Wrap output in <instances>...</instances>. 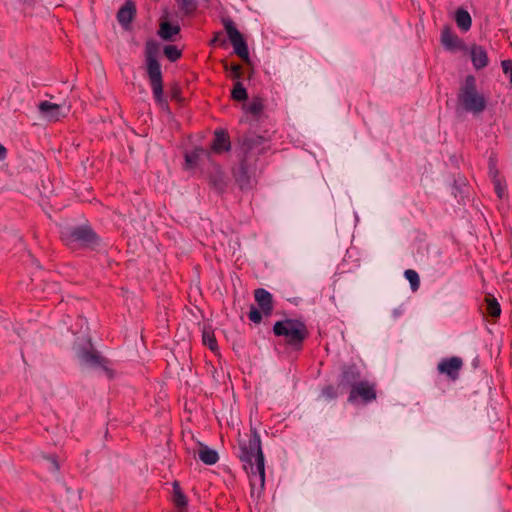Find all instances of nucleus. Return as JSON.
<instances>
[{
    "instance_id": "19",
    "label": "nucleus",
    "mask_w": 512,
    "mask_h": 512,
    "mask_svg": "<svg viewBox=\"0 0 512 512\" xmlns=\"http://www.w3.org/2000/svg\"><path fill=\"white\" fill-rule=\"evenodd\" d=\"M180 32L179 25H172L169 22H162L159 29V36L164 40H171Z\"/></svg>"
},
{
    "instance_id": "25",
    "label": "nucleus",
    "mask_w": 512,
    "mask_h": 512,
    "mask_svg": "<svg viewBox=\"0 0 512 512\" xmlns=\"http://www.w3.org/2000/svg\"><path fill=\"white\" fill-rule=\"evenodd\" d=\"M405 278L409 281L411 289L413 291H417L420 286L419 275L415 270L407 269L404 272Z\"/></svg>"
},
{
    "instance_id": "22",
    "label": "nucleus",
    "mask_w": 512,
    "mask_h": 512,
    "mask_svg": "<svg viewBox=\"0 0 512 512\" xmlns=\"http://www.w3.org/2000/svg\"><path fill=\"white\" fill-rule=\"evenodd\" d=\"M177 6L185 15L193 14L197 9V2L195 0H176Z\"/></svg>"
},
{
    "instance_id": "3",
    "label": "nucleus",
    "mask_w": 512,
    "mask_h": 512,
    "mask_svg": "<svg viewBox=\"0 0 512 512\" xmlns=\"http://www.w3.org/2000/svg\"><path fill=\"white\" fill-rule=\"evenodd\" d=\"M458 107L467 113L480 115L488 104L487 97L478 90L476 78L473 75L466 76L457 94Z\"/></svg>"
},
{
    "instance_id": "26",
    "label": "nucleus",
    "mask_w": 512,
    "mask_h": 512,
    "mask_svg": "<svg viewBox=\"0 0 512 512\" xmlns=\"http://www.w3.org/2000/svg\"><path fill=\"white\" fill-rule=\"evenodd\" d=\"M164 54L171 62L177 61L182 55L181 50H179L175 45L165 46Z\"/></svg>"
},
{
    "instance_id": "12",
    "label": "nucleus",
    "mask_w": 512,
    "mask_h": 512,
    "mask_svg": "<svg viewBox=\"0 0 512 512\" xmlns=\"http://www.w3.org/2000/svg\"><path fill=\"white\" fill-rule=\"evenodd\" d=\"M441 43L449 51H455L462 46L460 38L448 26L444 27L441 32Z\"/></svg>"
},
{
    "instance_id": "7",
    "label": "nucleus",
    "mask_w": 512,
    "mask_h": 512,
    "mask_svg": "<svg viewBox=\"0 0 512 512\" xmlns=\"http://www.w3.org/2000/svg\"><path fill=\"white\" fill-rule=\"evenodd\" d=\"M38 108L42 116L47 120L58 121L68 115L71 106L66 102L55 104L49 101H42L39 103Z\"/></svg>"
},
{
    "instance_id": "34",
    "label": "nucleus",
    "mask_w": 512,
    "mask_h": 512,
    "mask_svg": "<svg viewBox=\"0 0 512 512\" xmlns=\"http://www.w3.org/2000/svg\"><path fill=\"white\" fill-rule=\"evenodd\" d=\"M49 462H50V469L51 470H54V471H58L59 470V465L57 463V461L55 460V458H49Z\"/></svg>"
},
{
    "instance_id": "20",
    "label": "nucleus",
    "mask_w": 512,
    "mask_h": 512,
    "mask_svg": "<svg viewBox=\"0 0 512 512\" xmlns=\"http://www.w3.org/2000/svg\"><path fill=\"white\" fill-rule=\"evenodd\" d=\"M172 500L174 505L179 509H184L187 506V498L181 490L178 482L173 483Z\"/></svg>"
},
{
    "instance_id": "36",
    "label": "nucleus",
    "mask_w": 512,
    "mask_h": 512,
    "mask_svg": "<svg viewBox=\"0 0 512 512\" xmlns=\"http://www.w3.org/2000/svg\"><path fill=\"white\" fill-rule=\"evenodd\" d=\"M216 41H217V37H215V38L211 41V43L213 44V43H215Z\"/></svg>"
},
{
    "instance_id": "14",
    "label": "nucleus",
    "mask_w": 512,
    "mask_h": 512,
    "mask_svg": "<svg viewBox=\"0 0 512 512\" xmlns=\"http://www.w3.org/2000/svg\"><path fill=\"white\" fill-rule=\"evenodd\" d=\"M359 379V371L353 366L347 367L342 372L339 387H350L352 389L353 385H356L360 382Z\"/></svg>"
},
{
    "instance_id": "13",
    "label": "nucleus",
    "mask_w": 512,
    "mask_h": 512,
    "mask_svg": "<svg viewBox=\"0 0 512 512\" xmlns=\"http://www.w3.org/2000/svg\"><path fill=\"white\" fill-rule=\"evenodd\" d=\"M80 361L88 366L92 367H102L105 365V359L102 358L96 351L93 349L81 350L78 354Z\"/></svg>"
},
{
    "instance_id": "33",
    "label": "nucleus",
    "mask_w": 512,
    "mask_h": 512,
    "mask_svg": "<svg viewBox=\"0 0 512 512\" xmlns=\"http://www.w3.org/2000/svg\"><path fill=\"white\" fill-rule=\"evenodd\" d=\"M494 185L498 197L503 198L505 196V188L502 186L501 182L496 179V176L494 177Z\"/></svg>"
},
{
    "instance_id": "18",
    "label": "nucleus",
    "mask_w": 512,
    "mask_h": 512,
    "mask_svg": "<svg viewBox=\"0 0 512 512\" xmlns=\"http://www.w3.org/2000/svg\"><path fill=\"white\" fill-rule=\"evenodd\" d=\"M455 21L457 23V26L463 30L468 31L471 28L472 25V19L468 11L464 9H458L455 14Z\"/></svg>"
},
{
    "instance_id": "29",
    "label": "nucleus",
    "mask_w": 512,
    "mask_h": 512,
    "mask_svg": "<svg viewBox=\"0 0 512 512\" xmlns=\"http://www.w3.org/2000/svg\"><path fill=\"white\" fill-rule=\"evenodd\" d=\"M246 110L253 115H258L263 110V103L260 99H254L251 103L248 104Z\"/></svg>"
},
{
    "instance_id": "17",
    "label": "nucleus",
    "mask_w": 512,
    "mask_h": 512,
    "mask_svg": "<svg viewBox=\"0 0 512 512\" xmlns=\"http://www.w3.org/2000/svg\"><path fill=\"white\" fill-rule=\"evenodd\" d=\"M198 455L199 459L206 465H214L219 460L218 453L205 445L201 446Z\"/></svg>"
},
{
    "instance_id": "6",
    "label": "nucleus",
    "mask_w": 512,
    "mask_h": 512,
    "mask_svg": "<svg viewBox=\"0 0 512 512\" xmlns=\"http://www.w3.org/2000/svg\"><path fill=\"white\" fill-rule=\"evenodd\" d=\"M463 365L462 358L458 356L446 357L438 363L437 371L439 374L445 375L448 380L454 382L459 379Z\"/></svg>"
},
{
    "instance_id": "27",
    "label": "nucleus",
    "mask_w": 512,
    "mask_h": 512,
    "mask_svg": "<svg viewBox=\"0 0 512 512\" xmlns=\"http://www.w3.org/2000/svg\"><path fill=\"white\" fill-rule=\"evenodd\" d=\"M201 152V150H194L185 154L186 168H194L197 165Z\"/></svg>"
},
{
    "instance_id": "30",
    "label": "nucleus",
    "mask_w": 512,
    "mask_h": 512,
    "mask_svg": "<svg viewBox=\"0 0 512 512\" xmlns=\"http://www.w3.org/2000/svg\"><path fill=\"white\" fill-rule=\"evenodd\" d=\"M262 313V311L256 309L255 307H252L248 314L249 320L254 323H260L262 320Z\"/></svg>"
},
{
    "instance_id": "16",
    "label": "nucleus",
    "mask_w": 512,
    "mask_h": 512,
    "mask_svg": "<svg viewBox=\"0 0 512 512\" xmlns=\"http://www.w3.org/2000/svg\"><path fill=\"white\" fill-rule=\"evenodd\" d=\"M211 148L216 153H222L230 150V139L226 132L216 131Z\"/></svg>"
},
{
    "instance_id": "1",
    "label": "nucleus",
    "mask_w": 512,
    "mask_h": 512,
    "mask_svg": "<svg viewBox=\"0 0 512 512\" xmlns=\"http://www.w3.org/2000/svg\"><path fill=\"white\" fill-rule=\"evenodd\" d=\"M240 459L250 477L251 485L263 487L265 483L264 455L261 449L260 436L256 430L251 431L247 442L240 443Z\"/></svg>"
},
{
    "instance_id": "9",
    "label": "nucleus",
    "mask_w": 512,
    "mask_h": 512,
    "mask_svg": "<svg viewBox=\"0 0 512 512\" xmlns=\"http://www.w3.org/2000/svg\"><path fill=\"white\" fill-rule=\"evenodd\" d=\"M72 242H77L85 246H94L98 243V237L88 226L75 227L70 232Z\"/></svg>"
},
{
    "instance_id": "4",
    "label": "nucleus",
    "mask_w": 512,
    "mask_h": 512,
    "mask_svg": "<svg viewBox=\"0 0 512 512\" xmlns=\"http://www.w3.org/2000/svg\"><path fill=\"white\" fill-rule=\"evenodd\" d=\"M276 336L282 337L284 342L295 350H300L304 340L308 337L306 324L298 319H284L277 321L273 326Z\"/></svg>"
},
{
    "instance_id": "32",
    "label": "nucleus",
    "mask_w": 512,
    "mask_h": 512,
    "mask_svg": "<svg viewBox=\"0 0 512 512\" xmlns=\"http://www.w3.org/2000/svg\"><path fill=\"white\" fill-rule=\"evenodd\" d=\"M322 395L327 399H334L337 397V392L333 386L329 385L322 390Z\"/></svg>"
},
{
    "instance_id": "11",
    "label": "nucleus",
    "mask_w": 512,
    "mask_h": 512,
    "mask_svg": "<svg viewBox=\"0 0 512 512\" xmlns=\"http://www.w3.org/2000/svg\"><path fill=\"white\" fill-rule=\"evenodd\" d=\"M136 14V6L131 0H126L117 12V20L124 28H128Z\"/></svg>"
},
{
    "instance_id": "35",
    "label": "nucleus",
    "mask_w": 512,
    "mask_h": 512,
    "mask_svg": "<svg viewBox=\"0 0 512 512\" xmlns=\"http://www.w3.org/2000/svg\"><path fill=\"white\" fill-rule=\"evenodd\" d=\"M6 148L0 144V160H3L6 157Z\"/></svg>"
},
{
    "instance_id": "5",
    "label": "nucleus",
    "mask_w": 512,
    "mask_h": 512,
    "mask_svg": "<svg viewBox=\"0 0 512 512\" xmlns=\"http://www.w3.org/2000/svg\"><path fill=\"white\" fill-rule=\"evenodd\" d=\"M222 23L227 33L228 39L233 46L235 54L244 61L248 62L249 50L243 35L237 29L232 19L224 18Z\"/></svg>"
},
{
    "instance_id": "28",
    "label": "nucleus",
    "mask_w": 512,
    "mask_h": 512,
    "mask_svg": "<svg viewBox=\"0 0 512 512\" xmlns=\"http://www.w3.org/2000/svg\"><path fill=\"white\" fill-rule=\"evenodd\" d=\"M226 71L230 72V77L236 81H239L242 74V67L239 64L228 65L227 63L224 65Z\"/></svg>"
},
{
    "instance_id": "8",
    "label": "nucleus",
    "mask_w": 512,
    "mask_h": 512,
    "mask_svg": "<svg viewBox=\"0 0 512 512\" xmlns=\"http://www.w3.org/2000/svg\"><path fill=\"white\" fill-rule=\"evenodd\" d=\"M375 384L368 381H360L358 384L353 385L350 390L348 401L355 403L357 399H361L364 403L372 402L376 399Z\"/></svg>"
},
{
    "instance_id": "31",
    "label": "nucleus",
    "mask_w": 512,
    "mask_h": 512,
    "mask_svg": "<svg viewBox=\"0 0 512 512\" xmlns=\"http://www.w3.org/2000/svg\"><path fill=\"white\" fill-rule=\"evenodd\" d=\"M503 73L509 77L510 83L512 84V61L503 60L501 62Z\"/></svg>"
},
{
    "instance_id": "2",
    "label": "nucleus",
    "mask_w": 512,
    "mask_h": 512,
    "mask_svg": "<svg viewBox=\"0 0 512 512\" xmlns=\"http://www.w3.org/2000/svg\"><path fill=\"white\" fill-rule=\"evenodd\" d=\"M160 52L159 44L154 40H149L145 44V63L148 79L152 89L155 102L161 108H168V102L163 95V79L158 55Z\"/></svg>"
},
{
    "instance_id": "10",
    "label": "nucleus",
    "mask_w": 512,
    "mask_h": 512,
    "mask_svg": "<svg viewBox=\"0 0 512 512\" xmlns=\"http://www.w3.org/2000/svg\"><path fill=\"white\" fill-rule=\"evenodd\" d=\"M254 297L263 314L269 316L273 310L272 294L263 288H258L254 292Z\"/></svg>"
},
{
    "instance_id": "24",
    "label": "nucleus",
    "mask_w": 512,
    "mask_h": 512,
    "mask_svg": "<svg viewBox=\"0 0 512 512\" xmlns=\"http://www.w3.org/2000/svg\"><path fill=\"white\" fill-rule=\"evenodd\" d=\"M487 303V313L493 318H497L501 314V307L499 302L494 297H488L486 298Z\"/></svg>"
},
{
    "instance_id": "21",
    "label": "nucleus",
    "mask_w": 512,
    "mask_h": 512,
    "mask_svg": "<svg viewBox=\"0 0 512 512\" xmlns=\"http://www.w3.org/2000/svg\"><path fill=\"white\" fill-rule=\"evenodd\" d=\"M202 341L211 351L215 352L218 350L217 341L214 335V331L210 327H204L202 330Z\"/></svg>"
},
{
    "instance_id": "15",
    "label": "nucleus",
    "mask_w": 512,
    "mask_h": 512,
    "mask_svg": "<svg viewBox=\"0 0 512 512\" xmlns=\"http://www.w3.org/2000/svg\"><path fill=\"white\" fill-rule=\"evenodd\" d=\"M471 61L475 69L479 70L488 65V55L482 46H473L471 48Z\"/></svg>"
},
{
    "instance_id": "23",
    "label": "nucleus",
    "mask_w": 512,
    "mask_h": 512,
    "mask_svg": "<svg viewBox=\"0 0 512 512\" xmlns=\"http://www.w3.org/2000/svg\"><path fill=\"white\" fill-rule=\"evenodd\" d=\"M231 97L235 101H244L247 99V97H248L247 91L240 81H236L234 83L233 89L231 91Z\"/></svg>"
}]
</instances>
